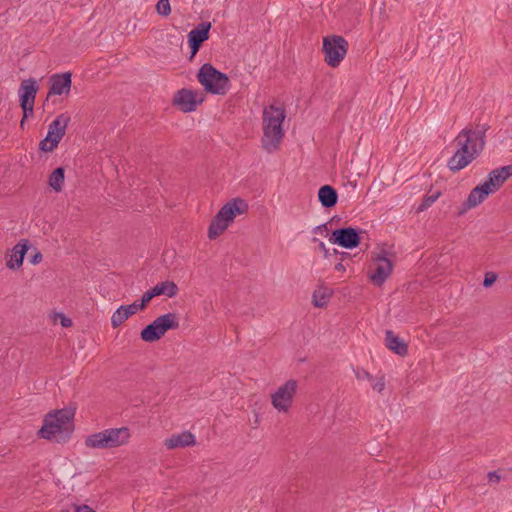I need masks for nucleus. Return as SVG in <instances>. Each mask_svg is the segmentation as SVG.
<instances>
[{
    "label": "nucleus",
    "mask_w": 512,
    "mask_h": 512,
    "mask_svg": "<svg viewBox=\"0 0 512 512\" xmlns=\"http://www.w3.org/2000/svg\"><path fill=\"white\" fill-rule=\"evenodd\" d=\"M154 297H156V296H155V294H154V292H153V290H152V288H151V289L147 290V291L143 294V296H142L141 300H139V301H134V302L136 303V305L138 306V308H139L140 310H143V309L146 307V305H147V304H148V303H149V302H150Z\"/></svg>",
    "instance_id": "nucleus-28"
},
{
    "label": "nucleus",
    "mask_w": 512,
    "mask_h": 512,
    "mask_svg": "<svg viewBox=\"0 0 512 512\" xmlns=\"http://www.w3.org/2000/svg\"><path fill=\"white\" fill-rule=\"evenodd\" d=\"M73 419V410L67 408L55 410L45 416L38 434L46 440L64 442L69 438L74 429Z\"/></svg>",
    "instance_id": "nucleus-3"
},
{
    "label": "nucleus",
    "mask_w": 512,
    "mask_h": 512,
    "mask_svg": "<svg viewBox=\"0 0 512 512\" xmlns=\"http://www.w3.org/2000/svg\"><path fill=\"white\" fill-rule=\"evenodd\" d=\"M335 268L339 271L344 269V267L341 263L337 264Z\"/></svg>",
    "instance_id": "nucleus-38"
},
{
    "label": "nucleus",
    "mask_w": 512,
    "mask_h": 512,
    "mask_svg": "<svg viewBox=\"0 0 512 512\" xmlns=\"http://www.w3.org/2000/svg\"><path fill=\"white\" fill-rule=\"evenodd\" d=\"M497 280V275L493 272H487L484 277L483 286L488 288L492 286Z\"/></svg>",
    "instance_id": "nucleus-32"
},
{
    "label": "nucleus",
    "mask_w": 512,
    "mask_h": 512,
    "mask_svg": "<svg viewBox=\"0 0 512 512\" xmlns=\"http://www.w3.org/2000/svg\"><path fill=\"white\" fill-rule=\"evenodd\" d=\"M38 89L37 81L34 78L25 79L20 84L18 95L24 115L21 125H23L25 118L33 114L34 102Z\"/></svg>",
    "instance_id": "nucleus-12"
},
{
    "label": "nucleus",
    "mask_w": 512,
    "mask_h": 512,
    "mask_svg": "<svg viewBox=\"0 0 512 512\" xmlns=\"http://www.w3.org/2000/svg\"><path fill=\"white\" fill-rule=\"evenodd\" d=\"M131 432L127 427L108 428L86 437L85 446L91 449H114L129 443Z\"/></svg>",
    "instance_id": "nucleus-5"
},
{
    "label": "nucleus",
    "mask_w": 512,
    "mask_h": 512,
    "mask_svg": "<svg viewBox=\"0 0 512 512\" xmlns=\"http://www.w3.org/2000/svg\"><path fill=\"white\" fill-rule=\"evenodd\" d=\"M156 11L159 15L167 17L171 13V6L169 0H158L156 4Z\"/></svg>",
    "instance_id": "nucleus-27"
},
{
    "label": "nucleus",
    "mask_w": 512,
    "mask_h": 512,
    "mask_svg": "<svg viewBox=\"0 0 512 512\" xmlns=\"http://www.w3.org/2000/svg\"><path fill=\"white\" fill-rule=\"evenodd\" d=\"M64 168H56L49 176L48 184L57 193L63 190L65 180Z\"/></svg>",
    "instance_id": "nucleus-26"
},
{
    "label": "nucleus",
    "mask_w": 512,
    "mask_h": 512,
    "mask_svg": "<svg viewBox=\"0 0 512 512\" xmlns=\"http://www.w3.org/2000/svg\"><path fill=\"white\" fill-rule=\"evenodd\" d=\"M385 336V345L389 350L399 356H405L408 353L407 344L393 331L387 330Z\"/></svg>",
    "instance_id": "nucleus-22"
},
{
    "label": "nucleus",
    "mask_w": 512,
    "mask_h": 512,
    "mask_svg": "<svg viewBox=\"0 0 512 512\" xmlns=\"http://www.w3.org/2000/svg\"><path fill=\"white\" fill-rule=\"evenodd\" d=\"M155 296L165 295L172 298L178 293V286L173 281H163L152 288Z\"/></svg>",
    "instance_id": "nucleus-25"
},
{
    "label": "nucleus",
    "mask_w": 512,
    "mask_h": 512,
    "mask_svg": "<svg viewBox=\"0 0 512 512\" xmlns=\"http://www.w3.org/2000/svg\"><path fill=\"white\" fill-rule=\"evenodd\" d=\"M178 327V316L175 313H166L142 329L140 336L143 341L152 343L158 341L168 330Z\"/></svg>",
    "instance_id": "nucleus-9"
},
{
    "label": "nucleus",
    "mask_w": 512,
    "mask_h": 512,
    "mask_svg": "<svg viewBox=\"0 0 512 512\" xmlns=\"http://www.w3.org/2000/svg\"><path fill=\"white\" fill-rule=\"evenodd\" d=\"M354 374L357 380L359 381H373V376L365 369L363 368H356L354 370Z\"/></svg>",
    "instance_id": "nucleus-30"
},
{
    "label": "nucleus",
    "mask_w": 512,
    "mask_h": 512,
    "mask_svg": "<svg viewBox=\"0 0 512 512\" xmlns=\"http://www.w3.org/2000/svg\"><path fill=\"white\" fill-rule=\"evenodd\" d=\"M372 389L377 391L378 393H382L385 389V378L384 376H380L376 381H372Z\"/></svg>",
    "instance_id": "nucleus-31"
},
{
    "label": "nucleus",
    "mask_w": 512,
    "mask_h": 512,
    "mask_svg": "<svg viewBox=\"0 0 512 512\" xmlns=\"http://www.w3.org/2000/svg\"><path fill=\"white\" fill-rule=\"evenodd\" d=\"M493 194L492 191H490L489 187L482 182L481 184L477 185L475 188L471 190L469 193L466 202L463 205V209L460 212V214L466 212L469 209L475 208L478 205H480L482 202L485 201V199L490 195Z\"/></svg>",
    "instance_id": "nucleus-18"
},
{
    "label": "nucleus",
    "mask_w": 512,
    "mask_h": 512,
    "mask_svg": "<svg viewBox=\"0 0 512 512\" xmlns=\"http://www.w3.org/2000/svg\"><path fill=\"white\" fill-rule=\"evenodd\" d=\"M69 122L70 116L68 114L58 115L50 123L46 137L39 143V149L43 152H52L64 137Z\"/></svg>",
    "instance_id": "nucleus-11"
},
{
    "label": "nucleus",
    "mask_w": 512,
    "mask_h": 512,
    "mask_svg": "<svg viewBox=\"0 0 512 512\" xmlns=\"http://www.w3.org/2000/svg\"><path fill=\"white\" fill-rule=\"evenodd\" d=\"M438 197L439 193H437L436 195L428 196L424 200L422 206L420 207V210H423L424 208L431 206L438 199Z\"/></svg>",
    "instance_id": "nucleus-33"
},
{
    "label": "nucleus",
    "mask_w": 512,
    "mask_h": 512,
    "mask_svg": "<svg viewBox=\"0 0 512 512\" xmlns=\"http://www.w3.org/2000/svg\"><path fill=\"white\" fill-rule=\"evenodd\" d=\"M71 73L54 74L50 78L48 96L68 94L71 88Z\"/></svg>",
    "instance_id": "nucleus-19"
},
{
    "label": "nucleus",
    "mask_w": 512,
    "mask_h": 512,
    "mask_svg": "<svg viewBox=\"0 0 512 512\" xmlns=\"http://www.w3.org/2000/svg\"><path fill=\"white\" fill-rule=\"evenodd\" d=\"M195 436L189 431L173 434L165 439L164 445L167 449L185 448L195 445Z\"/></svg>",
    "instance_id": "nucleus-20"
},
{
    "label": "nucleus",
    "mask_w": 512,
    "mask_h": 512,
    "mask_svg": "<svg viewBox=\"0 0 512 512\" xmlns=\"http://www.w3.org/2000/svg\"><path fill=\"white\" fill-rule=\"evenodd\" d=\"M58 320L60 321L61 326L64 328L72 326V320L61 312L54 313L52 315V321L54 323H56Z\"/></svg>",
    "instance_id": "nucleus-29"
},
{
    "label": "nucleus",
    "mask_w": 512,
    "mask_h": 512,
    "mask_svg": "<svg viewBox=\"0 0 512 512\" xmlns=\"http://www.w3.org/2000/svg\"><path fill=\"white\" fill-rule=\"evenodd\" d=\"M286 111L281 106L271 104L262 113V148L268 153L279 150L285 135L284 121Z\"/></svg>",
    "instance_id": "nucleus-2"
},
{
    "label": "nucleus",
    "mask_w": 512,
    "mask_h": 512,
    "mask_svg": "<svg viewBox=\"0 0 512 512\" xmlns=\"http://www.w3.org/2000/svg\"><path fill=\"white\" fill-rule=\"evenodd\" d=\"M318 199L323 207L331 208L336 205L338 195L332 186L325 185L319 189Z\"/></svg>",
    "instance_id": "nucleus-24"
},
{
    "label": "nucleus",
    "mask_w": 512,
    "mask_h": 512,
    "mask_svg": "<svg viewBox=\"0 0 512 512\" xmlns=\"http://www.w3.org/2000/svg\"><path fill=\"white\" fill-rule=\"evenodd\" d=\"M74 511L75 512H96L90 506L85 505V504H83V505H75L74 506Z\"/></svg>",
    "instance_id": "nucleus-34"
},
{
    "label": "nucleus",
    "mask_w": 512,
    "mask_h": 512,
    "mask_svg": "<svg viewBox=\"0 0 512 512\" xmlns=\"http://www.w3.org/2000/svg\"><path fill=\"white\" fill-rule=\"evenodd\" d=\"M42 260V254L39 251H36V253L31 258L30 262L34 265L38 264Z\"/></svg>",
    "instance_id": "nucleus-35"
},
{
    "label": "nucleus",
    "mask_w": 512,
    "mask_h": 512,
    "mask_svg": "<svg viewBox=\"0 0 512 512\" xmlns=\"http://www.w3.org/2000/svg\"><path fill=\"white\" fill-rule=\"evenodd\" d=\"M349 44L347 40L339 35H328L323 38L322 51L325 63L331 67H338L344 60Z\"/></svg>",
    "instance_id": "nucleus-8"
},
{
    "label": "nucleus",
    "mask_w": 512,
    "mask_h": 512,
    "mask_svg": "<svg viewBox=\"0 0 512 512\" xmlns=\"http://www.w3.org/2000/svg\"><path fill=\"white\" fill-rule=\"evenodd\" d=\"M326 229V224L318 225L314 228V233H320Z\"/></svg>",
    "instance_id": "nucleus-37"
},
{
    "label": "nucleus",
    "mask_w": 512,
    "mask_h": 512,
    "mask_svg": "<svg viewBox=\"0 0 512 512\" xmlns=\"http://www.w3.org/2000/svg\"><path fill=\"white\" fill-rule=\"evenodd\" d=\"M29 242L26 239L18 242L6 255V267L10 270H18L22 267L25 254L28 250Z\"/></svg>",
    "instance_id": "nucleus-15"
},
{
    "label": "nucleus",
    "mask_w": 512,
    "mask_h": 512,
    "mask_svg": "<svg viewBox=\"0 0 512 512\" xmlns=\"http://www.w3.org/2000/svg\"><path fill=\"white\" fill-rule=\"evenodd\" d=\"M486 125L462 129L454 139L456 150L448 159L447 167L451 172H459L469 166L485 147Z\"/></svg>",
    "instance_id": "nucleus-1"
},
{
    "label": "nucleus",
    "mask_w": 512,
    "mask_h": 512,
    "mask_svg": "<svg viewBox=\"0 0 512 512\" xmlns=\"http://www.w3.org/2000/svg\"><path fill=\"white\" fill-rule=\"evenodd\" d=\"M320 246H321L322 248H324V246H325V245H324V243H323V242H320Z\"/></svg>",
    "instance_id": "nucleus-39"
},
{
    "label": "nucleus",
    "mask_w": 512,
    "mask_h": 512,
    "mask_svg": "<svg viewBox=\"0 0 512 512\" xmlns=\"http://www.w3.org/2000/svg\"><path fill=\"white\" fill-rule=\"evenodd\" d=\"M330 241L343 248L352 249L358 246L360 237L356 229L347 227L334 230Z\"/></svg>",
    "instance_id": "nucleus-14"
},
{
    "label": "nucleus",
    "mask_w": 512,
    "mask_h": 512,
    "mask_svg": "<svg viewBox=\"0 0 512 512\" xmlns=\"http://www.w3.org/2000/svg\"><path fill=\"white\" fill-rule=\"evenodd\" d=\"M510 177H512V165H507L492 170L484 183L489 187L490 191L495 193Z\"/></svg>",
    "instance_id": "nucleus-17"
},
{
    "label": "nucleus",
    "mask_w": 512,
    "mask_h": 512,
    "mask_svg": "<svg viewBox=\"0 0 512 512\" xmlns=\"http://www.w3.org/2000/svg\"><path fill=\"white\" fill-rule=\"evenodd\" d=\"M393 267V261L386 250L373 253L368 269V279L372 284L380 287L391 276Z\"/></svg>",
    "instance_id": "nucleus-7"
},
{
    "label": "nucleus",
    "mask_w": 512,
    "mask_h": 512,
    "mask_svg": "<svg viewBox=\"0 0 512 512\" xmlns=\"http://www.w3.org/2000/svg\"><path fill=\"white\" fill-rule=\"evenodd\" d=\"M210 28V22H201L188 33V43L192 56L198 52L200 45L209 38Z\"/></svg>",
    "instance_id": "nucleus-16"
},
{
    "label": "nucleus",
    "mask_w": 512,
    "mask_h": 512,
    "mask_svg": "<svg viewBox=\"0 0 512 512\" xmlns=\"http://www.w3.org/2000/svg\"><path fill=\"white\" fill-rule=\"evenodd\" d=\"M332 295H333L332 288H330L328 286L320 285L313 292L312 303L317 308L325 307L328 304Z\"/></svg>",
    "instance_id": "nucleus-23"
},
{
    "label": "nucleus",
    "mask_w": 512,
    "mask_h": 512,
    "mask_svg": "<svg viewBox=\"0 0 512 512\" xmlns=\"http://www.w3.org/2000/svg\"><path fill=\"white\" fill-rule=\"evenodd\" d=\"M197 80L206 92L213 95H225L230 88L229 77L209 63H205L200 67L197 73Z\"/></svg>",
    "instance_id": "nucleus-6"
},
{
    "label": "nucleus",
    "mask_w": 512,
    "mask_h": 512,
    "mask_svg": "<svg viewBox=\"0 0 512 512\" xmlns=\"http://www.w3.org/2000/svg\"><path fill=\"white\" fill-rule=\"evenodd\" d=\"M488 480L489 482H498L500 480V476L497 474V472H489Z\"/></svg>",
    "instance_id": "nucleus-36"
},
{
    "label": "nucleus",
    "mask_w": 512,
    "mask_h": 512,
    "mask_svg": "<svg viewBox=\"0 0 512 512\" xmlns=\"http://www.w3.org/2000/svg\"><path fill=\"white\" fill-rule=\"evenodd\" d=\"M140 311L135 302L129 305L120 306L111 317V324L113 328L120 326L123 322H125L130 316L134 315Z\"/></svg>",
    "instance_id": "nucleus-21"
},
{
    "label": "nucleus",
    "mask_w": 512,
    "mask_h": 512,
    "mask_svg": "<svg viewBox=\"0 0 512 512\" xmlns=\"http://www.w3.org/2000/svg\"><path fill=\"white\" fill-rule=\"evenodd\" d=\"M248 211V204L244 199L234 198L227 202L212 219L208 228V237L215 239L221 235L234 221L236 216Z\"/></svg>",
    "instance_id": "nucleus-4"
},
{
    "label": "nucleus",
    "mask_w": 512,
    "mask_h": 512,
    "mask_svg": "<svg viewBox=\"0 0 512 512\" xmlns=\"http://www.w3.org/2000/svg\"><path fill=\"white\" fill-rule=\"evenodd\" d=\"M298 383L296 380L290 379L280 385L270 395L271 405L279 414H289L294 403L297 393Z\"/></svg>",
    "instance_id": "nucleus-10"
},
{
    "label": "nucleus",
    "mask_w": 512,
    "mask_h": 512,
    "mask_svg": "<svg viewBox=\"0 0 512 512\" xmlns=\"http://www.w3.org/2000/svg\"><path fill=\"white\" fill-rule=\"evenodd\" d=\"M204 100L201 92L190 89H181L173 97V105L184 113L193 112Z\"/></svg>",
    "instance_id": "nucleus-13"
}]
</instances>
